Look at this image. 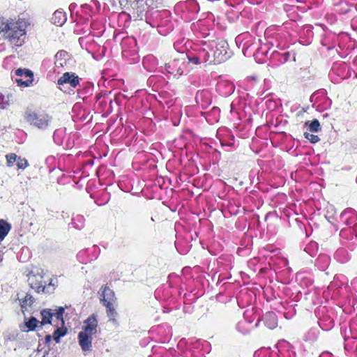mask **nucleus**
Segmentation results:
<instances>
[{
	"label": "nucleus",
	"mask_w": 357,
	"mask_h": 357,
	"mask_svg": "<svg viewBox=\"0 0 357 357\" xmlns=\"http://www.w3.org/2000/svg\"><path fill=\"white\" fill-rule=\"evenodd\" d=\"M56 329L53 333V338L56 343L60 342L61 337L66 334L67 329L64 326H55Z\"/></svg>",
	"instance_id": "obj_54"
},
{
	"label": "nucleus",
	"mask_w": 357,
	"mask_h": 357,
	"mask_svg": "<svg viewBox=\"0 0 357 357\" xmlns=\"http://www.w3.org/2000/svg\"><path fill=\"white\" fill-rule=\"evenodd\" d=\"M305 125L308 126L310 131L317 132L321 130V126L317 119H314L311 122H306Z\"/></svg>",
	"instance_id": "obj_57"
},
{
	"label": "nucleus",
	"mask_w": 357,
	"mask_h": 357,
	"mask_svg": "<svg viewBox=\"0 0 357 357\" xmlns=\"http://www.w3.org/2000/svg\"><path fill=\"white\" fill-rule=\"evenodd\" d=\"M66 159H70V157L68 155L61 156L59 159H56L54 155H49L45 159V165L47 167L49 172H52L56 167L61 169V162L62 160L65 161Z\"/></svg>",
	"instance_id": "obj_28"
},
{
	"label": "nucleus",
	"mask_w": 357,
	"mask_h": 357,
	"mask_svg": "<svg viewBox=\"0 0 357 357\" xmlns=\"http://www.w3.org/2000/svg\"><path fill=\"white\" fill-rule=\"evenodd\" d=\"M146 23L156 27L160 34L166 36L173 29L171 13L167 10H155L146 17Z\"/></svg>",
	"instance_id": "obj_5"
},
{
	"label": "nucleus",
	"mask_w": 357,
	"mask_h": 357,
	"mask_svg": "<svg viewBox=\"0 0 357 357\" xmlns=\"http://www.w3.org/2000/svg\"><path fill=\"white\" fill-rule=\"evenodd\" d=\"M182 7L189 9V10H182L183 12L182 17L184 18L185 20H191L194 18L195 15L199 12L198 5L193 1L183 4Z\"/></svg>",
	"instance_id": "obj_24"
},
{
	"label": "nucleus",
	"mask_w": 357,
	"mask_h": 357,
	"mask_svg": "<svg viewBox=\"0 0 357 357\" xmlns=\"http://www.w3.org/2000/svg\"><path fill=\"white\" fill-rule=\"evenodd\" d=\"M17 155L15 153H9L6 155V165L8 167H12L17 160Z\"/></svg>",
	"instance_id": "obj_60"
},
{
	"label": "nucleus",
	"mask_w": 357,
	"mask_h": 357,
	"mask_svg": "<svg viewBox=\"0 0 357 357\" xmlns=\"http://www.w3.org/2000/svg\"><path fill=\"white\" fill-rule=\"evenodd\" d=\"M220 109L217 107H213L206 117V121L210 123L218 122L220 118Z\"/></svg>",
	"instance_id": "obj_49"
},
{
	"label": "nucleus",
	"mask_w": 357,
	"mask_h": 357,
	"mask_svg": "<svg viewBox=\"0 0 357 357\" xmlns=\"http://www.w3.org/2000/svg\"><path fill=\"white\" fill-rule=\"evenodd\" d=\"M246 106V100L243 97L236 98L231 103V113L236 114L240 116Z\"/></svg>",
	"instance_id": "obj_29"
},
{
	"label": "nucleus",
	"mask_w": 357,
	"mask_h": 357,
	"mask_svg": "<svg viewBox=\"0 0 357 357\" xmlns=\"http://www.w3.org/2000/svg\"><path fill=\"white\" fill-rule=\"evenodd\" d=\"M182 278L175 273H171L168 277V284H163L155 291L157 300L167 302L169 305H174L183 291L181 285Z\"/></svg>",
	"instance_id": "obj_2"
},
{
	"label": "nucleus",
	"mask_w": 357,
	"mask_h": 357,
	"mask_svg": "<svg viewBox=\"0 0 357 357\" xmlns=\"http://www.w3.org/2000/svg\"><path fill=\"white\" fill-rule=\"evenodd\" d=\"M350 331L352 337L345 340L344 349H349V342H352L355 344L356 350H357V319L351 322Z\"/></svg>",
	"instance_id": "obj_33"
},
{
	"label": "nucleus",
	"mask_w": 357,
	"mask_h": 357,
	"mask_svg": "<svg viewBox=\"0 0 357 357\" xmlns=\"http://www.w3.org/2000/svg\"><path fill=\"white\" fill-rule=\"evenodd\" d=\"M257 326V323L250 324V321L241 320L236 326L237 330L243 334L248 333L252 329Z\"/></svg>",
	"instance_id": "obj_43"
},
{
	"label": "nucleus",
	"mask_w": 357,
	"mask_h": 357,
	"mask_svg": "<svg viewBox=\"0 0 357 357\" xmlns=\"http://www.w3.org/2000/svg\"><path fill=\"white\" fill-rule=\"evenodd\" d=\"M42 317V321L40 322L41 325H45L47 324H52L53 319V310H43L40 312Z\"/></svg>",
	"instance_id": "obj_52"
},
{
	"label": "nucleus",
	"mask_w": 357,
	"mask_h": 357,
	"mask_svg": "<svg viewBox=\"0 0 357 357\" xmlns=\"http://www.w3.org/2000/svg\"><path fill=\"white\" fill-rule=\"evenodd\" d=\"M11 229V226L6 220L0 219V243L5 238Z\"/></svg>",
	"instance_id": "obj_50"
},
{
	"label": "nucleus",
	"mask_w": 357,
	"mask_h": 357,
	"mask_svg": "<svg viewBox=\"0 0 357 357\" xmlns=\"http://www.w3.org/2000/svg\"><path fill=\"white\" fill-rule=\"evenodd\" d=\"M39 323V321L37 320L35 317H31L28 321H26L24 324L20 326V328L22 331L26 332L33 331Z\"/></svg>",
	"instance_id": "obj_48"
},
{
	"label": "nucleus",
	"mask_w": 357,
	"mask_h": 357,
	"mask_svg": "<svg viewBox=\"0 0 357 357\" xmlns=\"http://www.w3.org/2000/svg\"><path fill=\"white\" fill-rule=\"evenodd\" d=\"M86 219L84 215L80 214L73 215L70 223L72 227L77 230H82L85 227Z\"/></svg>",
	"instance_id": "obj_38"
},
{
	"label": "nucleus",
	"mask_w": 357,
	"mask_h": 357,
	"mask_svg": "<svg viewBox=\"0 0 357 357\" xmlns=\"http://www.w3.org/2000/svg\"><path fill=\"white\" fill-rule=\"evenodd\" d=\"M68 54L64 50L59 51L55 55V68L56 70L63 68L67 64Z\"/></svg>",
	"instance_id": "obj_34"
},
{
	"label": "nucleus",
	"mask_w": 357,
	"mask_h": 357,
	"mask_svg": "<svg viewBox=\"0 0 357 357\" xmlns=\"http://www.w3.org/2000/svg\"><path fill=\"white\" fill-rule=\"evenodd\" d=\"M195 100L201 108L205 109L211 103V93L208 90L199 91L196 93Z\"/></svg>",
	"instance_id": "obj_22"
},
{
	"label": "nucleus",
	"mask_w": 357,
	"mask_h": 357,
	"mask_svg": "<svg viewBox=\"0 0 357 357\" xmlns=\"http://www.w3.org/2000/svg\"><path fill=\"white\" fill-rule=\"evenodd\" d=\"M79 134L77 132H70L66 134L63 146L67 149H70L77 143Z\"/></svg>",
	"instance_id": "obj_35"
},
{
	"label": "nucleus",
	"mask_w": 357,
	"mask_h": 357,
	"mask_svg": "<svg viewBox=\"0 0 357 357\" xmlns=\"http://www.w3.org/2000/svg\"><path fill=\"white\" fill-rule=\"evenodd\" d=\"M13 78L17 85L21 87L32 86L34 80L33 73L26 68H18L15 70Z\"/></svg>",
	"instance_id": "obj_12"
},
{
	"label": "nucleus",
	"mask_w": 357,
	"mask_h": 357,
	"mask_svg": "<svg viewBox=\"0 0 357 357\" xmlns=\"http://www.w3.org/2000/svg\"><path fill=\"white\" fill-rule=\"evenodd\" d=\"M29 25V21L24 18L0 17V34L14 47H19L25 43Z\"/></svg>",
	"instance_id": "obj_1"
},
{
	"label": "nucleus",
	"mask_w": 357,
	"mask_h": 357,
	"mask_svg": "<svg viewBox=\"0 0 357 357\" xmlns=\"http://www.w3.org/2000/svg\"><path fill=\"white\" fill-rule=\"evenodd\" d=\"M100 252V248L94 245L91 248L80 250L77 255V258L80 263L86 264L96 260Z\"/></svg>",
	"instance_id": "obj_14"
},
{
	"label": "nucleus",
	"mask_w": 357,
	"mask_h": 357,
	"mask_svg": "<svg viewBox=\"0 0 357 357\" xmlns=\"http://www.w3.org/2000/svg\"><path fill=\"white\" fill-rule=\"evenodd\" d=\"M213 64L220 63L229 58L228 43L222 39L209 40Z\"/></svg>",
	"instance_id": "obj_7"
},
{
	"label": "nucleus",
	"mask_w": 357,
	"mask_h": 357,
	"mask_svg": "<svg viewBox=\"0 0 357 357\" xmlns=\"http://www.w3.org/2000/svg\"><path fill=\"white\" fill-rule=\"evenodd\" d=\"M33 303V297L29 295L26 294L24 298L22 301V307H24L27 305H31Z\"/></svg>",
	"instance_id": "obj_64"
},
{
	"label": "nucleus",
	"mask_w": 357,
	"mask_h": 357,
	"mask_svg": "<svg viewBox=\"0 0 357 357\" xmlns=\"http://www.w3.org/2000/svg\"><path fill=\"white\" fill-rule=\"evenodd\" d=\"M26 120L31 125L39 129H45L49 124L50 118L48 115H38L31 111L26 112L25 115Z\"/></svg>",
	"instance_id": "obj_16"
},
{
	"label": "nucleus",
	"mask_w": 357,
	"mask_h": 357,
	"mask_svg": "<svg viewBox=\"0 0 357 357\" xmlns=\"http://www.w3.org/2000/svg\"><path fill=\"white\" fill-rule=\"evenodd\" d=\"M81 79L75 73L66 72L57 80L58 85L69 84L72 88L77 89L79 86Z\"/></svg>",
	"instance_id": "obj_18"
},
{
	"label": "nucleus",
	"mask_w": 357,
	"mask_h": 357,
	"mask_svg": "<svg viewBox=\"0 0 357 357\" xmlns=\"http://www.w3.org/2000/svg\"><path fill=\"white\" fill-rule=\"evenodd\" d=\"M211 56L209 40L197 41L186 54L188 62L195 65L202 63L212 64L213 61Z\"/></svg>",
	"instance_id": "obj_4"
},
{
	"label": "nucleus",
	"mask_w": 357,
	"mask_h": 357,
	"mask_svg": "<svg viewBox=\"0 0 357 357\" xmlns=\"http://www.w3.org/2000/svg\"><path fill=\"white\" fill-rule=\"evenodd\" d=\"M16 164L18 169H24L29 165L28 161L25 158H21L20 157L17 158Z\"/></svg>",
	"instance_id": "obj_61"
},
{
	"label": "nucleus",
	"mask_w": 357,
	"mask_h": 357,
	"mask_svg": "<svg viewBox=\"0 0 357 357\" xmlns=\"http://www.w3.org/2000/svg\"><path fill=\"white\" fill-rule=\"evenodd\" d=\"M147 84L149 86L153 88V91H157L161 89L165 85H166L167 82L163 76L159 75H153L148 78Z\"/></svg>",
	"instance_id": "obj_25"
},
{
	"label": "nucleus",
	"mask_w": 357,
	"mask_h": 357,
	"mask_svg": "<svg viewBox=\"0 0 357 357\" xmlns=\"http://www.w3.org/2000/svg\"><path fill=\"white\" fill-rule=\"evenodd\" d=\"M79 88L77 89V96L84 100L92 94L94 86L93 83L84 82L82 85L79 84Z\"/></svg>",
	"instance_id": "obj_30"
},
{
	"label": "nucleus",
	"mask_w": 357,
	"mask_h": 357,
	"mask_svg": "<svg viewBox=\"0 0 357 357\" xmlns=\"http://www.w3.org/2000/svg\"><path fill=\"white\" fill-rule=\"evenodd\" d=\"M333 71L337 72L338 76H340L341 79H345L350 75L349 69L345 63H340L334 66L333 67Z\"/></svg>",
	"instance_id": "obj_46"
},
{
	"label": "nucleus",
	"mask_w": 357,
	"mask_h": 357,
	"mask_svg": "<svg viewBox=\"0 0 357 357\" xmlns=\"http://www.w3.org/2000/svg\"><path fill=\"white\" fill-rule=\"evenodd\" d=\"M257 355L259 357H280L278 352L271 351L269 349L261 350Z\"/></svg>",
	"instance_id": "obj_58"
},
{
	"label": "nucleus",
	"mask_w": 357,
	"mask_h": 357,
	"mask_svg": "<svg viewBox=\"0 0 357 357\" xmlns=\"http://www.w3.org/2000/svg\"><path fill=\"white\" fill-rule=\"evenodd\" d=\"M217 137L222 146L232 147L234 144V136L227 128H219L217 131Z\"/></svg>",
	"instance_id": "obj_19"
},
{
	"label": "nucleus",
	"mask_w": 357,
	"mask_h": 357,
	"mask_svg": "<svg viewBox=\"0 0 357 357\" xmlns=\"http://www.w3.org/2000/svg\"><path fill=\"white\" fill-rule=\"evenodd\" d=\"M83 331L79 333H84L86 335L92 336L97 332L98 321L94 316L89 317L84 322Z\"/></svg>",
	"instance_id": "obj_23"
},
{
	"label": "nucleus",
	"mask_w": 357,
	"mask_h": 357,
	"mask_svg": "<svg viewBox=\"0 0 357 357\" xmlns=\"http://www.w3.org/2000/svg\"><path fill=\"white\" fill-rule=\"evenodd\" d=\"M278 354L280 357H296V352L293 346L284 340H281L277 343Z\"/></svg>",
	"instance_id": "obj_21"
},
{
	"label": "nucleus",
	"mask_w": 357,
	"mask_h": 357,
	"mask_svg": "<svg viewBox=\"0 0 357 357\" xmlns=\"http://www.w3.org/2000/svg\"><path fill=\"white\" fill-rule=\"evenodd\" d=\"M233 261V257L231 256V255H227V256H222L220 257H219L218 259V264H221V265H225V269H229V268H231V262Z\"/></svg>",
	"instance_id": "obj_56"
},
{
	"label": "nucleus",
	"mask_w": 357,
	"mask_h": 357,
	"mask_svg": "<svg viewBox=\"0 0 357 357\" xmlns=\"http://www.w3.org/2000/svg\"><path fill=\"white\" fill-rule=\"evenodd\" d=\"M335 313L332 310L322 307L319 310V325L326 331L331 330L335 325Z\"/></svg>",
	"instance_id": "obj_11"
},
{
	"label": "nucleus",
	"mask_w": 357,
	"mask_h": 357,
	"mask_svg": "<svg viewBox=\"0 0 357 357\" xmlns=\"http://www.w3.org/2000/svg\"><path fill=\"white\" fill-rule=\"evenodd\" d=\"M340 220L344 225L351 227L357 221V213L352 208H347L340 213Z\"/></svg>",
	"instance_id": "obj_20"
},
{
	"label": "nucleus",
	"mask_w": 357,
	"mask_h": 357,
	"mask_svg": "<svg viewBox=\"0 0 357 357\" xmlns=\"http://www.w3.org/2000/svg\"><path fill=\"white\" fill-rule=\"evenodd\" d=\"M67 20L66 14L63 10H56L52 17V22L56 26H62Z\"/></svg>",
	"instance_id": "obj_39"
},
{
	"label": "nucleus",
	"mask_w": 357,
	"mask_h": 357,
	"mask_svg": "<svg viewBox=\"0 0 357 357\" xmlns=\"http://www.w3.org/2000/svg\"><path fill=\"white\" fill-rule=\"evenodd\" d=\"M318 249V245L316 242H310L305 248V251L310 255L316 253Z\"/></svg>",
	"instance_id": "obj_59"
},
{
	"label": "nucleus",
	"mask_w": 357,
	"mask_h": 357,
	"mask_svg": "<svg viewBox=\"0 0 357 357\" xmlns=\"http://www.w3.org/2000/svg\"><path fill=\"white\" fill-rule=\"evenodd\" d=\"M158 63V59L153 54H148L142 59L143 68L148 72H154Z\"/></svg>",
	"instance_id": "obj_26"
},
{
	"label": "nucleus",
	"mask_w": 357,
	"mask_h": 357,
	"mask_svg": "<svg viewBox=\"0 0 357 357\" xmlns=\"http://www.w3.org/2000/svg\"><path fill=\"white\" fill-rule=\"evenodd\" d=\"M154 10V9L149 10V6L144 0H139L133 3L132 15L135 20H144L146 22V17L150 16V13Z\"/></svg>",
	"instance_id": "obj_13"
},
{
	"label": "nucleus",
	"mask_w": 357,
	"mask_h": 357,
	"mask_svg": "<svg viewBox=\"0 0 357 357\" xmlns=\"http://www.w3.org/2000/svg\"><path fill=\"white\" fill-rule=\"evenodd\" d=\"M236 43L237 44L239 43V45H242V52L245 56H250L255 52H257L259 55L268 56L269 50L268 46L269 45L272 47L275 45L277 47L280 45V43L278 41L273 42L272 40H269L266 43L259 47L261 40H257L248 33L238 35L236 38Z\"/></svg>",
	"instance_id": "obj_3"
},
{
	"label": "nucleus",
	"mask_w": 357,
	"mask_h": 357,
	"mask_svg": "<svg viewBox=\"0 0 357 357\" xmlns=\"http://www.w3.org/2000/svg\"><path fill=\"white\" fill-rule=\"evenodd\" d=\"M10 97L11 96L4 95L1 93H0V109H7L10 105Z\"/></svg>",
	"instance_id": "obj_55"
},
{
	"label": "nucleus",
	"mask_w": 357,
	"mask_h": 357,
	"mask_svg": "<svg viewBox=\"0 0 357 357\" xmlns=\"http://www.w3.org/2000/svg\"><path fill=\"white\" fill-rule=\"evenodd\" d=\"M319 334V331L317 328H310L303 336V340L310 343H313L317 341Z\"/></svg>",
	"instance_id": "obj_47"
},
{
	"label": "nucleus",
	"mask_w": 357,
	"mask_h": 357,
	"mask_svg": "<svg viewBox=\"0 0 357 357\" xmlns=\"http://www.w3.org/2000/svg\"><path fill=\"white\" fill-rule=\"evenodd\" d=\"M109 197H110V195H109V193L104 192L103 195H102V199H100H100L96 200V203L98 206L104 205V204H105L106 203H107L109 202Z\"/></svg>",
	"instance_id": "obj_62"
},
{
	"label": "nucleus",
	"mask_w": 357,
	"mask_h": 357,
	"mask_svg": "<svg viewBox=\"0 0 357 357\" xmlns=\"http://www.w3.org/2000/svg\"><path fill=\"white\" fill-rule=\"evenodd\" d=\"M310 102L312 107L319 112L328 109L332 103L331 100L326 96L325 89H319L313 93L310 96Z\"/></svg>",
	"instance_id": "obj_10"
},
{
	"label": "nucleus",
	"mask_w": 357,
	"mask_h": 357,
	"mask_svg": "<svg viewBox=\"0 0 357 357\" xmlns=\"http://www.w3.org/2000/svg\"><path fill=\"white\" fill-rule=\"evenodd\" d=\"M279 310L283 314L284 317L287 319H291L296 314V310L293 305L289 303H282L281 308Z\"/></svg>",
	"instance_id": "obj_42"
},
{
	"label": "nucleus",
	"mask_w": 357,
	"mask_h": 357,
	"mask_svg": "<svg viewBox=\"0 0 357 357\" xmlns=\"http://www.w3.org/2000/svg\"><path fill=\"white\" fill-rule=\"evenodd\" d=\"M243 320H248L250 321V324H254L253 322L256 321L257 324L260 319L259 317L254 312L253 309L246 310L243 313Z\"/></svg>",
	"instance_id": "obj_51"
},
{
	"label": "nucleus",
	"mask_w": 357,
	"mask_h": 357,
	"mask_svg": "<svg viewBox=\"0 0 357 357\" xmlns=\"http://www.w3.org/2000/svg\"><path fill=\"white\" fill-rule=\"evenodd\" d=\"M112 98L110 93L106 91L99 93L96 95V107L101 112L109 114L112 112Z\"/></svg>",
	"instance_id": "obj_17"
},
{
	"label": "nucleus",
	"mask_w": 357,
	"mask_h": 357,
	"mask_svg": "<svg viewBox=\"0 0 357 357\" xmlns=\"http://www.w3.org/2000/svg\"><path fill=\"white\" fill-rule=\"evenodd\" d=\"M186 55L181 54L165 64V74L175 79L181 77L186 71Z\"/></svg>",
	"instance_id": "obj_8"
},
{
	"label": "nucleus",
	"mask_w": 357,
	"mask_h": 357,
	"mask_svg": "<svg viewBox=\"0 0 357 357\" xmlns=\"http://www.w3.org/2000/svg\"><path fill=\"white\" fill-rule=\"evenodd\" d=\"M122 58L128 63L132 64L139 62V48L134 37L126 36L121 40Z\"/></svg>",
	"instance_id": "obj_6"
},
{
	"label": "nucleus",
	"mask_w": 357,
	"mask_h": 357,
	"mask_svg": "<svg viewBox=\"0 0 357 357\" xmlns=\"http://www.w3.org/2000/svg\"><path fill=\"white\" fill-rule=\"evenodd\" d=\"M79 344L84 351H89L91 350L93 337L86 335L84 333H79L78 334Z\"/></svg>",
	"instance_id": "obj_32"
},
{
	"label": "nucleus",
	"mask_w": 357,
	"mask_h": 357,
	"mask_svg": "<svg viewBox=\"0 0 357 357\" xmlns=\"http://www.w3.org/2000/svg\"><path fill=\"white\" fill-rule=\"evenodd\" d=\"M65 309L60 307L56 310H53V319L52 324L54 326H64L63 313Z\"/></svg>",
	"instance_id": "obj_36"
},
{
	"label": "nucleus",
	"mask_w": 357,
	"mask_h": 357,
	"mask_svg": "<svg viewBox=\"0 0 357 357\" xmlns=\"http://www.w3.org/2000/svg\"><path fill=\"white\" fill-rule=\"evenodd\" d=\"M72 116L74 121H84L86 118L85 111L82 109V105L79 103L74 105L72 109Z\"/></svg>",
	"instance_id": "obj_37"
},
{
	"label": "nucleus",
	"mask_w": 357,
	"mask_h": 357,
	"mask_svg": "<svg viewBox=\"0 0 357 357\" xmlns=\"http://www.w3.org/2000/svg\"><path fill=\"white\" fill-rule=\"evenodd\" d=\"M109 197H110V195H109V193L104 192L103 195H102V199H100H100L96 200V203L98 206L104 205V204H105L106 203H107L109 202Z\"/></svg>",
	"instance_id": "obj_63"
},
{
	"label": "nucleus",
	"mask_w": 357,
	"mask_h": 357,
	"mask_svg": "<svg viewBox=\"0 0 357 357\" xmlns=\"http://www.w3.org/2000/svg\"><path fill=\"white\" fill-rule=\"evenodd\" d=\"M270 46L271 45H269L268 47H270ZM270 49L271 48H269L267 56L269 57L270 64L273 67H278L285 63L290 58V53L288 51L280 50H273L270 52Z\"/></svg>",
	"instance_id": "obj_15"
},
{
	"label": "nucleus",
	"mask_w": 357,
	"mask_h": 357,
	"mask_svg": "<svg viewBox=\"0 0 357 357\" xmlns=\"http://www.w3.org/2000/svg\"><path fill=\"white\" fill-rule=\"evenodd\" d=\"M331 257L326 254L319 255L316 259L315 266L321 271H325L329 266Z\"/></svg>",
	"instance_id": "obj_41"
},
{
	"label": "nucleus",
	"mask_w": 357,
	"mask_h": 357,
	"mask_svg": "<svg viewBox=\"0 0 357 357\" xmlns=\"http://www.w3.org/2000/svg\"><path fill=\"white\" fill-rule=\"evenodd\" d=\"M30 286L33 289H35L37 292L44 291L45 287L42 284L41 280L37 281L36 276L29 278Z\"/></svg>",
	"instance_id": "obj_53"
},
{
	"label": "nucleus",
	"mask_w": 357,
	"mask_h": 357,
	"mask_svg": "<svg viewBox=\"0 0 357 357\" xmlns=\"http://www.w3.org/2000/svg\"><path fill=\"white\" fill-rule=\"evenodd\" d=\"M264 320L266 326L270 329H274L278 326V317L273 312H266L264 314Z\"/></svg>",
	"instance_id": "obj_40"
},
{
	"label": "nucleus",
	"mask_w": 357,
	"mask_h": 357,
	"mask_svg": "<svg viewBox=\"0 0 357 357\" xmlns=\"http://www.w3.org/2000/svg\"><path fill=\"white\" fill-rule=\"evenodd\" d=\"M334 258L337 261L342 264H344L350 260L351 256L349 252L346 249L341 248L337 249L335 252Z\"/></svg>",
	"instance_id": "obj_44"
},
{
	"label": "nucleus",
	"mask_w": 357,
	"mask_h": 357,
	"mask_svg": "<svg viewBox=\"0 0 357 357\" xmlns=\"http://www.w3.org/2000/svg\"><path fill=\"white\" fill-rule=\"evenodd\" d=\"M66 135V129L64 128L56 129L53 134V140L57 145H63Z\"/></svg>",
	"instance_id": "obj_45"
},
{
	"label": "nucleus",
	"mask_w": 357,
	"mask_h": 357,
	"mask_svg": "<svg viewBox=\"0 0 357 357\" xmlns=\"http://www.w3.org/2000/svg\"><path fill=\"white\" fill-rule=\"evenodd\" d=\"M100 296L102 297L101 300L103 302V305L107 307V314L109 317V320L116 326L118 324L116 319L117 312L114 307V303L115 301L114 291L109 287H105L101 291Z\"/></svg>",
	"instance_id": "obj_9"
},
{
	"label": "nucleus",
	"mask_w": 357,
	"mask_h": 357,
	"mask_svg": "<svg viewBox=\"0 0 357 357\" xmlns=\"http://www.w3.org/2000/svg\"><path fill=\"white\" fill-rule=\"evenodd\" d=\"M296 280L299 282L301 286L309 287L313 283V278L310 273L300 271L296 273Z\"/></svg>",
	"instance_id": "obj_31"
},
{
	"label": "nucleus",
	"mask_w": 357,
	"mask_h": 357,
	"mask_svg": "<svg viewBox=\"0 0 357 357\" xmlns=\"http://www.w3.org/2000/svg\"><path fill=\"white\" fill-rule=\"evenodd\" d=\"M234 85L227 80H221L217 84V91L223 96H228L234 91Z\"/></svg>",
	"instance_id": "obj_27"
}]
</instances>
